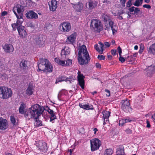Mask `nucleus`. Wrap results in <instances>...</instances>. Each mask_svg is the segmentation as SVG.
I'll use <instances>...</instances> for the list:
<instances>
[{
    "instance_id": "1",
    "label": "nucleus",
    "mask_w": 155,
    "mask_h": 155,
    "mask_svg": "<svg viewBox=\"0 0 155 155\" xmlns=\"http://www.w3.org/2000/svg\"><path fill=\"white\" fill-rule=\"evenodd\" d=\"M44 110L43 106L38 104H35L29 108L28 111L24 115L25 117L29 120L30 119H34L35 124L37 127L44 126L42 122L39 118L42 114Z\"/></svg>"
},
{
    "instance_id": "2",
    "label": "nucleus",
    "mask_w": 155,
    "mask_h": 155,
    "mask_svg": "<svg viewBox=\"0 0 155 155\" xmlns=\"http://www.w3.org/2000/svg\"><path fill=\"white\" fill-rule=\"evenodd\" d=\"M78 60L81 65L87 64L90 60L86 46L83 45L79 48Z\"/></svg>"
},
{
    "instance_id": "3",
    "label": "nucleus",
    "mask_w": 155,
    "mask_h": 155,
    "mask_svg": "<svg viewBox=\"0 0 155 155\" xmlns=\"http://www.w3.org/2000/svg\"><path fill=\"white\" fill-rule=\"evenodd\" d=\"M38 71L52 72L53 67L51 63L47 59H40L38 61Z\"/></svg>"
},
{
    "instance_id": "4",
    "label": "nucleus",
    "mask_w": 155,
    "mask_h": 155,
    "mask_svg": "<svg viewBox=\"0 0 155 155\" xmlns=\"http://www.w3.org/2000/svg\"><path fill=\"white\" fill-rule=\"evenodd\" d=\"M12 93L11 89L5 86L0 87V97L7 99L11 97Z\"/></svg>"
},
{
    "instance_id": "5",
    "label": "nucleus",
    "mask_w": 155,
    "mask_h": 155,
    "mask_svg": "<svg viewBox=\"0 0 155 155\" xmlns=\"http://www.w3.org/2000/svg\"><path fill=\"white\" fill-rule=\"evenodd\" d=\"M91 26L96 32L99 33L103 28L102 24L101 21L99 19H93L91 20Z\"/></svg>"
},
{
    "instance_id": "6",
    "label": "nucleus",
    "mask_w": 155,
    "mask_h": 155,
    "mask_svg": "<svg viewBox=\"0 0 155 155\" xmlns=\"http://www.w3.org/2000/svg\"><path fill=\"white\" fill-rule=\"evenodd\" d=\"M91 148L92 151L98 150L101 146V142L98 138H95L90 140Z\"/></svg>"
},
{
    "instance_id": "7",
    "label": "nucleus",
    "mask_w": 155,
    "mask_h": 155,
    "mask_svg": "<svg viewBox=\"0 0 155 155\" xmlns=\"http://www.w3.org/2000/svg\"><path fill=\"white\" fill-rule=\"evenodd\" d=\"M36 146L41 152L45 153L48 148L47 143L42 140H39L36 143Z\"/></svg>"
},
{
    "instance_id": "8",
    "label": "nucleus",
    "mask_w": 155,
    "mask_h": 155,
    "mask_svg": "<svg viewBox=\"0 0 155 155\" xmlns=\"http://www.w3.org/2000/svg\"><path fill=\"white\" fill-rule=\"evenodd\" d=\"M71 25L68 22L61 23L59 25V29L62 32L66 33L69 32L71 29Z\"/></svg>"
},
{
    "instance_id": "9",
    "label": "nucleus",
    "mask_w": 155,
    "mask_h": 155,
    "mask_svg": "<svg viewBox=\"0 0 155 155\" xmlns=\"http://www.w3.org/2000/svg\"><path fill=\"white\" fill-rule=\"evenodd\" d=\"M122 104L121 108L124 111L126 112H130L132 111V108L130 106L129 101L127 99L122 100L121 102Z\"/></svg>"
},
{
    "instance_id": "10",
    "label": "nucleus",
    "mask_w": 155,
    "mask_h": 155,
    "mask_svg": "<svg viewBox=\"0 0 155 155\" xmlns=\"http://www.w3.org/2000/svg\"><path fill=\"white\" fill-rule=\"evenodd\" d=\"M78 74L77 79L78 85L81 88L84 89L85 84L84 80L85 76L83 75V74H81L80 72L79 71H78Z\"/></svg>"
},
{
    "instance_id": "11",
    "label": "nucleus",
    "mask_w": 155,
    "mask_h": 155,
    "mask_svg": "<svg viewBox=\"0 0 155 155\" xmlns=\"http://www.w3.org/2000/svg\"><path fill=\"white\" fill-rule=\"evenodd\" d=\"M17 28L20 37L22 38H24L27 37V33L25 29V27L24 26H19Z\"/></svg>"
},
{
    "instance_id": "12",
    "label": "nucleus",
    "mask_w": 155,
    "mask_h": 155,
    "mask_svg": "<svg viewBox=\"0 0 155 155\" xmlns=\"http://www.w3.org/2000/svg\"><path fill=\"white\" fill-rule=\"evenodd\" d=\"M97 2L93 0H90L86 3V6L88 9L91 10L97 7Z\"/></svg>"
},
{
    "instance_id": "13",
    "label": "nucleus",
    "mask_w": 155,
    "mask_h": 155,
    "mask_svg": "<svg viewBox=\"0 0 155 155\" xmlns=\"http://www.w3.org/2000/svg\"><path fill=\"white\" fill-rule=\"evenodd\" d=\"M35 43L36 45L39 47H43L45 45V39L41 35H39L36 37Z\"/></svg>"
},
{
    "instance_id": "14",
    "label": "nucleus",
    "mask_w": 155,
    "mask_h": 155,
    "mask_svg": "<svg viewBox=\"0 0 155 155\" xmlns=\"http://www.w3.org/2000/svg\"><path fill=\"white\" fill-rule=\"evenodd\" d=\"M17 19V20L16 23H12L11 24L12 30L14 31H16L17 28L19 26H23L22 25V24L23 21V18Z\"/></svg>"
},
{
    "instance_id": "15",
    "label": "nucleus",
    "mask_w": 155,
    "mask_h": 155,
    "mask_svg": "<svg viewBox=\"0 0 155 155\" xmlns=\"http://www.w3.org/2000/svg\"><path fill=\"white\" fill-rule=\"evenodd\" d=\"M77 36L76 32H74L69 36H68L67 38V42L68 44H73L75 42V39Z\"/></svg>"
},
{
    "instance_id": "16",
    "label": "nucleus",
    "mask_w": 155,
    "mask_h": 155,
    "mask_svg": "<svg viewBox=\"0 0 155 155\" xmlns=\"http://www.w3.org/2000/svg\"><path fill=\"white\" fill-rule=\"evenodd\" d=\"M26 18L28 19H35L38 18L37 14L33 11H29L25 14Z\"/></svg>"
},
{
    "instance_id": "17",
    "label": "nucleus",
    "mask_w": 155,
    "mask_h": 155,
    "mask_svg": "<svg viewBox=\"0 0 155 155\" xmlns=\"http://www.w3.org/2000/svg\"><path fill=\"white\" fill-rule=\"evenodd\" d=\"M8 127L7 120L2 117H0V129L5 130Z\"/></svg>"
},
{
    "instance_id": "18",
    "label": "nucleus",
    "mask_w": 155,
    "mask_h": 155,
    "mask_svg": "<svg viewBox=\"0 0 155 155\" xmlns=\"http://www.w3.org/2000/svg\"><path fill=\"white\" fill-rule=\"evenodd\" d=\"M102 114L103 115L104 119L103 124L104 125L107 124V123L109 122V117L110 116V112L107 110H103Z\"/></svg>"
},
{
    "instance_id": "19",
    "label": "nucleus",
    "mask_w": 155,
    "mask_h": 155,
    "mask_svg": "<svg viewBox=\"0 0 155 155\" xmlns=\"http://www.w3.org/2000/svg\"><path fill=\"white\" fill-rule=\"evenodd\" d=\"M2 47L4 51L6 53L12 52L14 50L13 46L10 44H5Z\"/></svg>"
},
{
    "instance_id": "20",
    "label": "nucleus",
    "mask_w": 155,
    "mask_h": 155,
    "mask_svg": "<svg viewBox=\"0 0 155 155\" xmlns=\"http://www.w3.org/2000/svg\"><path fill=\"white\" fill-rule=\"evenodd\" d=\"M98 44L100 45L99 46H98L97 44H96L94 45V48L99 53L102 54L103 51L104 50V45L100 41L99 42Z\"/></svg>"
},
{
    "instance_id": "21",
    "label": "nucleus",
    "mask_w": 155,
    "mask_h": 155,
    "mask_svg": "<svg viewBox=\"0 0 155 155\" xmlns=\"http://www.w3.org/2000/svg\"><path fill=\"white\" fill-rule=\"evenodd\" d=\"M51 11H55L57 7V1L56 0H52L50 3H48Z\"/></svg>"
},
{
    "instance_id": "22",
    "label": "nucleus",
    "mask_w": 155,
    "mask_h": 155,
    "mask_svg": "<svg viewBox=\"0 0 155 155\" xmlns=\"http://www.w3.org/2000/svg\"><path fill=\"white\" fill-rule=\"evenodd\" d=\"M15 7L18 15H19V18H23V6L20 5L18 4Z\"/></svg>"
},
{
    "instance_id": "23",
    "label": "nucleus",
    "mask_w": 155,
    "mask_h": 155,
    "mask_svg": "<svg viewBox=\"0 0 155 155\" xmlns=\"http://www.w3.org/2000/svg\"><path fill=\"white\" fill-rule=\"evenodd\" d=\"M28 61L25 59H22L20 63L19 66L20 68L25 70L28 68Z\"/></svg>"
},
{
    "instance_id": "24",
    "label": "nucleus",
    "mask_w": 155,
    "mask_h": 155,
    "mask_svg": "<svg viewBox=\"0 0 155 155\" xmlns=\"http://www.w3.org/2000/svg\"><path fill=\"white\" fill-rule=\"evenodd\" d=\"M102 18L106 26V24H107L108 22L109 24V25L110 22L113 21H112L111 20V18L110 16L108 15L104 14L102 15Z\"/></svg>"
},
{
    "instance_id": "25",
    "label": "nucleus",
    "mask_w": 155,
    "mask_h": 155,
    "mask_svg": "<svg viewBox=\"0 0 155 155\" xmlns=\"http://www.w3.org/2000/svg\"><path fill=\"white\" fill-rule=\"evenodd\" d=\"M148 53L155 55V43L153 44L148 48Z\"/></svg>"
},
{
    "instance_id": "26",
    "label": "nucleus",
    "mask_w": 155,
    "mask_h": 155,
    "mask_svg": "<svg viewBox=\"0 0 155 155\" xmlns=\"http://www.w3.org/2000/svg\"><path fill=\"white\" fill-rule=\"evenodd\" d=\"M66 76L61 75L59 76L56 79L55 83L56 84L62 81H66Z\"/></svg>"
},
{
    "instance_id": "27",
    "label": "nucleus",
    "mask_w": 155,
    "mask_h": 155,
    "mask_svg": "<svg viewBox=\"0 0 155 155\" xmlns=\"http://www.w3.org/2000/svg\"><path fill=\"white\" fill-rule=\"evenodd\" d=\"M33 86L31 84H29L26 90V93L29 95H32L33 93Z\"/></svg>"
},
{
    "instance_id": "28",
    "label": "nucleus",
    "mask_w": 155,
    "mask_h": 155,
    "mask_svg": "<svg viewBox=\"0 0 155 155\" xmlns=\"http://www.w3.org/2000/svg\"><path fill=\"white\" fill-rule=\"evenodd\" d=\"M54 61L59 65L63 66H65V61L60 60L59 58H55Z\"/></svg>"
},
{
    "instance_id": "29",
    "label": "nucleus",
    "mask_w": 155,
    "mask_h": 155,
    "mask_svg": "<svg viewBox=\"0 0 155 155\" xmlns=\"http://www.w3.org/2000/svg\"><path fill=\"white\" fill-rule=\"evenodd\" d=\"M70 53V50L69 48L62 49L61 52V55L62 56L63 55H67L69 54Z\"/></svg>"
},
{
    "instance_id": "30",
    "label": "nucleus",
    "mask_w": 155,
    "mask_h": 155,
    "mask_svg": "<svg viewBox=\"0 0 155 155\" xmlns=\"http://www.w3.org/2000/svg\"><path fill=\"white\" fill-rule=\"evenodd\" d=\"M131 120L129 119H121L119 120V124L120 126H123L125 124L131 121Z\"/></svg>"
},
{
    "instance_id": "31",
    "label": "nucleus",
    "mask_w": 155,
    "mask_h": 155,
    "mask_svg": "<svg viewBox=\"0 0 155 155\" xmlns=\"http://www.w3.org/2000/svg\"><path fill=\"white\" fill-rule=\"evenodd\" d=\"M148 73L150 74H152L154 73L155 71V66H150L148 68Z\"/></svg>"
},
{
    "instance_id": "32",
    "label": "nucleus",
    "mask_w": 155,
    "mask_h": 155,
    "mask_svg": "<svg viewBox=\"0 0 155 155\" xmlns=\"http://www.w3.org/2000/svg\"><path fill=\"white\" fill-rule=\"evenodd\" d=\"M74 7L77 11H80L82 9L83 6L82 5L80 4L78 2V4L74 5Z\"/></svg>"
},
{
    "instance_id": "33",
    "label": "nucleus",
    "mask_w": 155,
    "mask_h": 155,
    "mask_svg": "<svg viewBox=\"0 0 155 155\" xmlns=\"http://www.w3.org/2000/svg\"><path fill=\"white\" fill-rule=\"evenodd\" d=\"M113 25H114V22L113 21H110L109 22V27L107 26L106 27V28L107 29H109V28H110L111 29V30L112 31V33L113 34H114V32L115 31H117L113 28Z\"/></svg>"
},
{
    "instance_id": "34",
    "label": "nucleus",
    "mask_w": 155,
    "mask_h": 155,
    "mask_svg": "<svg viewBox=\"0 0 155 155\" xmlns=\"http://www.w3.org/2000/svg\"><path fill=\"white\" fill-rule=\"evenodd\" d=\"M24 103L21 104L20 107L19 108V112L20 114H24L25 113V107Z\"/></svg>"
},
{
    "instance_id": "35",
    "label": "nucleus",
    "mask_w": 155,
    "mask_h": 155,
    "mask_svg": "<svg viewBox=\"0 0 155 155\" xmlns=\"http://www.w3.org/2000/svg\"><path fill=\"white\" fill-rule=\"evenodd\" d=\"M117 152H118V155H123L124 154V149L123 147H121L117 149Z\"/></svg>"
},
{
    "instance_id": "36",
    "label": "nucleus",
    "mask_w": 155,
    "mask_h": 155,
    "mask_svg": "<svg viewBox=\"0 0 155 155\" xmlns=\"http://www.w3.org/2000/svg\"><path fill=\"white\" fill-rule=\"evenodd\" d=\"M47 111L48 112L49 114L50 115V117H57L55 115V113H54V111L49 108V107L48 108V109L47 110Z\"/></svg>"
},
{
    "instance_id": "37",
    "label": "nucleus",
    "mask_w": 155,
    "mask_h": 155,
    "mask_svg": "<svg viewBox=\"0 0 155 155\" xmlns=\"http://www.w3.org/2000/svg\"><path fill=\"white\" fill-rule=\"evenodd\" d=\"M113 153V151L111 149H107L105 150L104 155H111Z\"/></svg>"
},
{
    "instance_id": "38",
    "label": "nucleus",
    "mask_w": 155,
    "mask_h": 155,
    "mask_svg": "<svg viewBox=\"0 0 155 155\" xmlns=\"http://www.w3.org/2000/svg\"><path fill=\"white\" fill-rule=\"evenodd\" d=\"M72 60L68 59L66 61L65 66H70L72 64Z\"/></svg>"
},
{
    "instance_id": "39",
    "label": "nucleus",
    "mask_w": 155,
    "mask_h": 155,
    "mask_svg": "<svg viewBox=\"0 0 155 155\" xmlns=\"http://www.w3.org/2000/svg\"><path fill=\"white\" fill-rule=\"evenodd\" d=\"M86 110H93L94 109L93 106L91 104H89V103H87L86 104Z\"/></svg>"
},
{
    "instance_id": "40",
    "label": "nucleus",
    "mask_w": 155,
    "mask_h": 155,
    "mask_svg": "<svg viewBox=\"0 0 155 155\" xmlns=\"http://www.w3.org/2000/svg\"><path fill=\"white\" fill-rule=\"evenodd\" d=\"M10 120L13 125L14 126L15 125V123L16 122L15 118L14 116H10Z\"/></svg>"
},
{
    "instance_id": "41",
    "label": "nucleus",
    "mask_w": 155,
    "mask_h": 155,
    "mask_svg": "<svg viewBox=\"0 0 155 155\" xmlns=\"http://www.w3.org/2000/svg\"><path fill=\"white\" fill-rule=\"evenodd\" d=\"M127 0H119L120 5L122 7H125V3Z\"/></svg>"
},
{
    "instance_id": "42",
    "label": "nucleus",
    "mask_w": 155,
    "mask_h": 155,
    "mask_svg": "<svg viewBox=\"0 0 155 155\" xmlns=\"http://www.w3.org/2000/svg\"><path fill=\"white\" fill-rule=\"evenodd\" d=\"M16 10V9L15 8V7H14L12 9V11L14 12V14L16 16V17L17 18H19V15L16 12L15 10Z\"/></svg>"
},
{
    "instance_id": "43",
    "label": "nucleus",
    "mask_w": 155,
    "mask_h": 155,
    "mask_svg": "<svg viewBox=\"0 0 155 155\" xmlns=\"http://www.w3.org/2000/svg\"><path fill=\"white\" fill-rule=\"evenodd\" d=\"M79 106L81 108L87 110L86 108V104H82L79 103Z\"/></svg>"
},
{
    "instance_id": "44",
    "label": "nucleus",
    "mask_w": 155,
    "mask_h": 155,
    "mask_svg": "<svg viewBox=\"0 0 155 155\" xmlns=\"http://www.w3.org/2000/svg\"><path fill=\"white\" fill-rule=\"evenodd\" d=\"M97 58L100 60H104L105 58L104 56L101 55H98Z\"/></svg>"
},
{
    "instance_id": "45",
    "label": "nucleus",
    "mask_w": 155,
    "mask_h": 155,
    "mask_svg": "<svg viewBox=\"0 0 155 155\" xmlns=\"http://www.w3.org/2000/svg\"><path fill=\"white\" fill-rule=\"evenodd\" d=\"M133 4L135 6L138 7L140 5V2L139 0H136L135 2Z\"/></svg>"
},
{
    "instance_id": "46",
    "label": "nucleus",
    "mask_w": 155,
    "mask_h": 155,
    "mask_svg": "<svg viewBox=\"0 0 155 155\" xmlns=\"http://www.w3.org/2000/svg\"><path fill=\"white\" fill-rule=\"evenodd\" d=\"M132 1L131 0H129L126 3V6L127 7H130L132 4Z\"/></svg>"
},
{
    "instance_id": "47",
    "label": "nucleus",
    "mask_w": 155,
    "mask_h": 155,
    "mask_svg": "<svg viewBox=\"0 0 155 155\" xmlns=\"http://www.w3.org/2000/svg\"><path fill=\"white\" fill-rule=\"evenodd\" d=\"M140 11V9L138 8L135 7L134 9V14H137Z\"/></svg>"
},
{
    "instance_id": "48",
    "label": "nucleus",
    "mask_w": 155,
    "mask_h": 155,
    "mask_svg": "<svg viewBox=\"0 0 155 155\" xmlns=\"http://www.w3.org/2000/svg\"><path fill=\"white\" fill-rule=\"evenodd\" d=\"M125 131L127 134H131L132 133V130L129 128L125 130Z\"/></svg>"
},
{
    "instance_id": "49",
    "label": "nucleus",
    "mask_w": 155,
    "mask_h": 155,
    "mask_svg": "<svg viewBox=\"0 0 155 155\" xmlns=\"http://www.w3.org/2000/svg\"><path fill=\"white\" fill-rule=\"evenodd\" d=\"M119 60L122 63H124L125 61V59L124 58L122 57L121 56H120Z\"/></svg>"
},
{
    "instance_id": "50",
    "label": "nucleus",
    "mask_w": 155,
    "mask_h": 155,
    "mask_svg": "<svg viewBox=\"0 0 155 155\" xmlns=\"http://www.w3.org/2000/svg\"><path fill=\"white\" fill-rule=\"evenodd\" d=\"M117 49L118 51V53L119 56H121V54L122 53V49L120 46H118V47Z\"/></svg>"
},
{
    "instance_id": "51",
    "label": "nucleus",
    "mask_w": 155,
    "mask_h": 155,
    "mask_svg": "<svg viewBox=\"0 0 155 155\" xmlns=\"http://www.w3.org/2000/svg\"><path fill=\"white\" fill-rule=\"evenodd\" d=\"M130 58V59L129 60V61H133L134 59L135 58L133 57L132 55H130V56H128L127 57V58H126V59H127L129 58Z\"/></svg>"
},
{
    "instance_id": "52",
    "label": "nucleus",
    "mask_w": 155,
    "mask_h": 155,
    "mask_svg": "<svg viewBox=\"0 0 155 155\" xmlns=\"http://www.w3.org/2000/svg\"><path fill=\"white\" fill-rule=\"evenodd\" d=\"M143 7L144 8H146L148 9H150L151 6L150 5L148 4H144L143 6Z\"/></svg>"
},
{
    "instance_id": "53",
    "label": "nucleus",
    "mask_w": 155,
    "mask_h": 155,
    "mask_svg": "<svg viewBox=\"0 0 155 155\" xmlns=\"http://www.w3.org/2000/svg\"><path fill=\"white\" fill-rule=\"evenodd\" d=\"M72 78L71 77H70L69 78H67L66 77V79L65 81H68L70 82V83H71V81L72 80Z\"/></svg>"
},
{
    "instance_id": "54",
    "label": "nucleus",
    "mask_w": 155,
    "mask_h": 155,
    "mask_svg": "<svg viewBox=\"0 0 155 155\" xmlns=\"http://www.w3.org/2000/svg\"><path fill=\"white\" fill-rule=\"evenodd\" d=\"M135 8V7L134 6H132L131 8H129L128 9V10L129 11L130 13H131L134 12V9Z\"/></svg>"
},
{
    "instance_id": "55",
    "label": "nucleus",
    "mask_w": 155,
    "mask_h": 155,
    "mask_svg": "<svg viewBox=\"0 0 155 155\" xmlns=\"http://www.w3.org/2000/svg\"><path fill=\"white\" fill-rule=\"evenodd\" d=\"M96 67L97 68L100 69L101 68V65L99 63H97L95 64Z\"/></svg>"
},
{
    "instance_id": "56",
    "label": "nucleus",
    "mask_w": 155,
    "mask_h": 155,
    "mask_svg": "<svg viewBox=\"0 0 155 155\" xmlns=\"http://www.w3.org/2000/svg\"><path fill=\"white\" fill-rule=\"evenodd\" d=\"M144 48V47L143 46L142 47V46H140V50L139 51V52L140 54H141L143 52V50Z\"/></svg>"
},
{
    "instance_id": "57",
    "label": "nucleus",
    "mask_w": 155,
    "mask_h": 155,
    "mask_svg": "<svg viewBox=\"0 0 155 155\" xmlns=\"http://www.w3.org/2000/svg\"><path fill=\"white\" fill-rule=\"evenodd\" d=\"M111 53L113 56H114L116 54V50L112 49L111 50Z\"/></svg>"
},
{
    "instance_id": "58",
    "label": "nucleus",
    "mask_w": 155,
    "mask_h": 155,
    "mask_svg": "<svg viewBox=\"0 0 155 155\" xmlns=\"http://www.w3.org/2000/svg\"><path fill=\"white\" fill-rule=\"evenodd\" d=\"M105 91L106 92H107V94H106V95L108 97H109L110 96V91L107 89H106L105 90Z\"/></svg>"
},
{
    "instance_id": "59",
    "label": "nucleus",
    "mask_w": 155,
    "mask_h": 155,
    "mask_svg": "<svg viewBox=\"0 0 155 155\" xmlns=\"http://www.w3.org/2000/svg\"><path fill=\"white\" fill-rule=\"evenodd\" d=\"M146 123L147 124V125L146 126L147 127V128H150V121L148 120H147L146 121Z\"/></svg>"
},
{
    "instance_id": "60",
    "label": "nucleus",
    "mask_w": 155,
    "mask_h": 155,
    "mask_svg": "<svg viewBox=\"0 0 155 155\" xmlns=\"http://www.w3.org/2000/svg\"><path fill=\"white\" fill-rule=\"evenodd\" d=\"M104 45L107 47H109L110 46V43L108 42H105Z\"/></svg>"
},
{
    "instance_id": "61",
    "label": "nucleus",
    "mask_w": 155,
    "mask_h": 155,
    "mask_svg": "<svg viewBox=\"0 0 155 155\" xmlns=\"http://www.w3.org/2000/svg\"><path fill=\"white\" fill-rule=\"evenodd\" d=\"M7 14H8V12H7L5 11H4L2 13V16H4L6 15Z\"/></svg>"
},
{
    "instance_id": "62",
    "label": "nucleus",
    "mask_w": 155,
    "mask_h": 155,
    "mask_svg": "<svg viewBox=\"0 0 155 155\" xmlns=\"http://www.w3.org/2000/svg\"><path fill=\"white\" fill-rule=\"evenodd\" d=\"M155 123V113H154L152 116L151 117Z\"/></svg>"
},
{
    "instance_id": "63",
    "label": "nucleus",
    "mask_w": 155,
    "mask_h": 155,
    "mask_svg": "<svg viewBox=\"0 0 155 155\" xmlns=\"http://www.w3.org/2000/svg\"><path fill=\"white\" fill-rule=\"evenodd\" d=\"M57 119V117H50V122H52V121L53 120H54L55 119Z\"/></svg>"
},
{
    "instance_id": "64",
    "label": "nucleus",
    "mask_w": 155,
    "mask_h": 155,
    "mask_svg": "<svg viewBox=\"0 0 155 155\" xmlns=\"http://www.w3.org/2000/svg\"><path fill=\"white\" fill-rule=\"evenodd\" d=\"M127 14H128V15L127 16V18H130L131 17V14H133V13H129V12H128L127 13Z\"/></svg>"
}]
</instances>
